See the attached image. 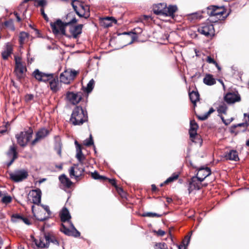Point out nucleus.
Instances as JSON below:
<instances>
[{
  "mask_svg": "<svg viewBox=\"0 0 249 249\" xmlns=\"http://www.w3.org/2000/svg\"><path fill=\"white\" fill-rule=\"evenodd\" d=\"M76 22L77 20L75 18H72L71 20L65 22H63L61 20L58 19L56 22L51 23V26L54 34H58L60 33L65 35V27L71 23H74Z\"/></svg>",
  "mask_w": 249,
  "mask_h": 249,
  "instance_id": "nucleus-3",
  "label": "nucleus"
},
{
  "mask_svg": "<svg viewBox=\"0 0 249 249\" xmlns=\"http://www.w3.org/2000/svg\"><path fill=\"white\" fill-rule=\"evenodd\" d=\"M157 234L158 235H159V236H163L164 234H165V231L161 230H159L157 231Z\"/></svg>",
  "mask_w": 249,
  "mask_h": 249,
  "instance_id": "nucleus-55",
  "label": "nucleus"
},
{
  "mask_svg": "<svg viewBox=\"0 0 249 249\" xmlns=\"http://www.w3.org/2000/svg\"><path fill=\"white\" fill-rule=\"evenodd\" d=\"M42 210L44 211V213H46V215L48 216V218H49L51 214V212L50 210L49 206L46 205H42Z\"/></svg>",
  "mask_w": 249,
  "mask_h": 249,
  "instance_id": "nucleus-45",
  "label": "nucleus"
},
{
  "mask_svg": "<svg viewBox=\"0 0 249 249\" xmlns=\"http://www.w3.org/2000/svg\"><path fill=\"white\" fill-rule=\"evenodd\" d=\"M83 144L87 146H90V145L93 144V141L92 139L91 134H90L89 135V139H87L84 141Z\"/></svg>",
  "mask_w": 249,
  "mask_h": 249,
  "instance_id": "nucleus-41",
  "label": "nucleus"
},
{
  "mask_svg": "<svg viewBox=\"0 0 249 249\" xmlns=\"http://www.w3.org/2000/svg\"><path fill=\"white\" fill-rule=\"evenodd\" d=\"M75 144L76 148V157L79 162V164L83 165L84 161L85 160V157L82 153L81 146L77 141L75 142Z\"/></svg>",
  "mask_w": 249,
  "mask_h": 249,
  "instance_id": "nucleus-22",
  "label": "nucleus"
},
{
  "mask_svg": "<svg viewBox=\"0 0 249 249\" xmlns=\"http://www.w3.org/2000/svg\"><path fill=\"white\" fill-rule=\"evenodd\" d=\"M78 73L79 72L75 70H66L60 75V82L66 84H70L74 80Z\"/></svg>",
  "mask_w": 249,
  "mask_h": 249,
  "instance_id": "nucleus-7",
  "label": "nucleus"
},
{
  "mask_svg": "<svg viewBox=\"0 0 249 249\" xmlns=\"http://www.w3.org/2000/svg\"><path fill=\"white\" fill-rule=\"evenodd\" d=\"M198 32L201 34L209 37L214 35V29L212 24L204 23L198 28Z\"/></svg>",
  "mask_w": 249,
  "mask_h": 249,
  "instance_id": "nucleus-11",
  "label": "nucleus"
},
{
  "mask_svg": "<svg viewBox=\"0 0 249 249\" xmlns=\"http://www.w3.org/2000/svg\"><path fill=\"white\" fill-rule=\"evenodd\" d=\"M144 216H147V217H159L160 216V215L159 214H158L157 213H146L143 214V215Z\"/></svg>",
  "mask_w": 249,
  "mask_h": 249,
  "instance_id": "nucleus-48",
  "label": "nucleus"
},
{
  "mask_svg": "<svg viewBox=\"0 0 249 249\" xmlns=\"http://www.w3.org/2000/svg\"><path fill=\"white\" fill-rule=\"evenodd\" d=\"M40 11H41V14L43 16V18H45V20L48 21L49 20V18H48L47 15L45 14V13L44 12V8H42L41 9Z\"/></svg>",
  "mask_w": 249,
  "mask_h": 249,
  "instance_id": "nucleus-53",
  "label": "nucleus"
},
{
  "mask_svg": "<svg viewBox=\"0 0 249 249\" xmlns=\"http://www.w3.org/2000/svg\"><path fill=\"white\" fill-rule=\"evenodd\" d=\"M48 237L45 235L44 237H40L39 239H35L34 242L36 246L38 248H45L49 247Z\"/></svg>",
  "mask_w": 249,
  "mask_h": 249,
  "instance_id": "nucleus-21",
  "label": "nucleus"
},
{
  "mask_svg": "<svg viewBox=\"0 0 249 249\" xmlns=\"http://www.w3.org/2000/svg\"><path fill=\"white\" fill-rule=\"evenodd\" d=\"M47 237H48V239L49 244L50 242H52V243H53L54 245H59L58 241H57V240L56 239V238L54 236L51 235L50 234H47Z\"/></svg>",
  "mask_w": 249,
  "mask_h": 249,
  "instance_id": "nucleus-39",
  "label": "nucleus"
},
{
  "mask_svg": "<svg viewBox=\"0 0 249 249\" xmlns=\"http://www.w3.org/2000/svg\"><path fill=\"white\" fill-rule=\"evenodd\" d=\"M49 133L48 130L42 128L39 130L36 134V138L32 141V145H35L38 142L46 137Z\"/></svg>",
  "mask_w": 249,
  "mask_h": 249,
  "instance_id": "nucleus-19",
  "label": "nucleus"
},
{
  "mask_svg": "<svg viewBox=\"0 0 249 249\" xmlns=\"http://www.w3.org/2000/svg\"><path fill=\"white\" fill-rule=\"evenodd\" d=\"M221 118L222 120V121L223 122V123L226 124V125H228L229 124H230L231 122L233 120V119L232 118H231L230 119H228V120H224V117L223 116H221Z\"/></svg>",
  "mask_w": 249,
  "mask_h": 249,
  "instance_id": "nucleus-51",
  "label": "nucleus"
},
{
  "mask_svg": "<svg viewBox=\"0 0 249 249\" xmlns=\"http://www.w3.org/2000/svg\"><path fill=\"white\" fill-rule=\"evenodd\" d=\"M88 121V115L83 108L79 106L75 107L71 114V122L74 125H81Z\"/></svg>",
  "mask_w": 249,
  "mask_h": 249,
  "instance_id": "nucleus-2",
  "label": "nucleus"
},
{
  "mask_svg": "<svg viewBox=\"0 0 249 249\" xmlns=\"http://www.w3.org/2000/svg\"><path fill=\"white\" fill-rule=\"evenodd\" d=\"M4 25L7 27L12 30H14V26L13 21L12 20L6 21L4 22Z\"/></svg>",
  "mask_w": 249,
  "mask_h": 249,
  "instance_id": "nucleus-42",
  "label": "nucleus"
},
{
  "mask_svg": "<svg viewBox=\"0 0 249 249\" xmlns=\"http://www.w3.org/2000/svg\"><path fill=\"white\" fill-rule=\"evenodd\" d=\"M28 176V172L24 170H17L10 174V178L16 182L21 181Z\"/></svg>",
  "mask_w": 249,
  "mask_h": 249,
  "instance_id": "nucleus-13",
  "label": "nucleus"
},
{
  "mask_svg": "<svg viewBox=\"0 0 249 249\" xmlns=\"http://www.w3.org/2000/svg\"><path fill=\"white\" fill-rule=\"evenodd\" d=\"M13 48L11 45L8 43L5 46L4 50L2 52L1 55L3 59H7L12 53Z\"/></svg>",
  "mask_w": 249,
  "mask_h": 249,
  "instance_id": "nucleus-28",
  "label": "nucleus"
},
{
  "mask_svg": "<svg viewBox=\"0 0 249 249\" xmlns=\"http://www.w3.org/2000/svg\"><path fill=\"white\" fill-rule=\"evenodd\" d=\"M185 242L186 240H183L182 241V245H180L178 246L179 249H186V248L185 247Z\"/></svg>",
  "mask_w": 249,
  "mask_h": 249,
  "instance_id": "nucleus-54",
  "label": "nucleus"
},
{
  "mask_svg": "<svg viewBox=\"0 0 249 249\" xmlns=\"http://www.w3.org/2000/svg\"><path fill=\"white\" fill-rule=\"evenodd\" d=\"M226 160L238 161L239 160L237 152L234 150H230L225 156Z\"/></svg>",
  "mask_w": 249,
  "mask_h": 249,
  "instance_id": "nucleus-26",
  "label": "nucleus"
},
{
  "mask_svg": "<svg viewBox=\"0 0 249 249\" xmlns=\"http://www.w3.org/2000/svg\"><path fill=\"white\" fill-rule=\"evenodd\" d=\"M29 53H28V54H27V61H28V63H31L33 61V59L32 58H31L30 59H30H29Z\"/></svg>",
  "mask_w": 249,
  "mask_h": 249,
  "instance_id": "nucleus-59",
  "label": "nucleus"
},
{
  "mask_svg": "<svg viewBox=\"0 0 249 249\" xmlns=\"http://www.w3.org/2000/svg\"><path fill=\"white\" fill-rule=\"evenodd\" d=\"M190 124L189 134L191 141L194 142H201L202 140L196 132L198 128V124L195 120L190 121Z\"/></svg>",
  "mask_w": 249,
  "mask_h": 249,
  "instance_id": "nucleus-9",
  "label": "nucleus"
},
{
  "mask_svg": "<svg viewBox=\"0 0 249 249\" xmlns=\"http://www.w3.org/2000/svg\"><path fill=\"white\" fill-rule=\"evenodd\" d=\"M41 191L39 189L32 190L28 195V200L31 203L38 205L41 202Z\"/></svg>",
  "mask_w": 249,
  "mask_h": 249,
  "instance_id": "nucleus-10",
  "label": "nucleus"
},
{
  "mask_svg": "<svg viewBox=\"0 0 249 249\" xmlns=\"http://www.w3.org/2000/svg\"><path fill=\"white\" fill-rule=\"evenodd\" d=\"M132 36L131 37H132V40L129 43L130 44L132 43V42H133V40L134 39V37H135V35L134 34L132 33Z\"/></svg>",
  "mask_w": 249,
  "mask_h": 249,
  "instance_id": "nucleus-63",
  "label": "nucleus"
},
{
  "mask_svg": "<svg viewBox=\"0 0 249 249\" xmlns=\"http://www.w3.org/2000/svg\"><path fill=\"white\" fill-rule=\"evenodd\" d=\"M12 201V197L10 196H4L1 199V202L4 204H8Z\"/></svg>",
  "mask_w": 249,
  "mask_h": 249,
  "instance_id": "nucleus-44",
  "label": "nucleus"
},
{
  "mask_svg": "<svg viewBox=\"0 0 249 249\" xmlns=\"http://www.w3.org/2000/svg\"><path fill=\"white\" fill-rule=\"evenodd\" d=\"M94 81L93 79L90 80L87 84V87L85 89V91L88 93L90 92L94 88Z\"/></svg>",
  "mask_w": 249,
  "mask_h": 249,
  "instance_id": "nucleus-37",
  "label": "nucleus"
},
{
  "mask_svg": "<svg viewBox=\"0 0 249 249\" xmlns=\"http://www.w3.org/2000/svg\"><path fill=\"white\" fill-rule=\"evenodd\" d=\"M46 4V2L44 0H40L37 2V5L42 7L44 6Z\"/></svg>",
  "mask_w": 249,
  "mask_h": 249,
  "instance_id": "nucleus-52",
  "label": "nucleus"
},
{
  "mask_svg": "<svg viewBox=\"0 0 249 249\" xmlns=\"http://www.w3.org/2000/svg\"><path fill=\"white\" fill-rule=\"evenodd\" d=\"M46 180V178H42V179H41L40 180H39L38 181V183H39V184H41V183H42L43 182L45 181Z\"/></svg>",
  "mask_w": 249,
  "mask_h": 249,
  "instance_id": "nucleus-60",
  "label": "nucleus"
},
{
  "mask_svg": "<svg viewBox=\"0 0 249 249\" xmlns=\"http://www.w3.org/2000/svg\"><path fill=\"white\" fill-rule=\"evenodd\" d=\"M28 37V34L25 32H21L19 37V41L20 44L24 43L25 40Z\"/></svg>",
  "mask_w": 249,
  "mask_h": 249,
  "instance_id": "nucleus-38",
  "label": "nucleus"
},
{
  "mask_svg": "<svg viewBox=\"0 0 249 249\" xmlns=\"http://www.w3.org/2000/svg\"><path fill=\"white\" fill-rule=\"evenodd\" d=\"M85 170L83 165L80 164H74L69 169V174L71 178L73 177L77 179L83 174Z\"/></svg>",
  "mask_w": 249,
  "mask_h": 249,
  "instance_id": "nucleus-12",
  "label": "nucleus"
},
{
  "mask_svg": "<svg viewBox=\"0 0 249 249\" xmlns=\"http://www.w3.org/2000/svg\"><path fill=\"white\" fill-rule=\"evenodd\" d=\"M34 96L31 94H26L25 96V101L26 103H30L34 99Z\"/></svg>",
  "mask_w": 249,
  "mask_h": 249,
  "instance_id": "nucleus-46",
  "label": "nucleus"
},
{
  "mask_svg": "<svg viewBox=\"0 0 249 249\" xmlns=\"http://www.w3.org/2000/svg\"><path fill=\"white\" fill-rule=\"evenodd\" d=\"M203 82L207 85L212 86L216 83V80L212 74H207L203 79Z\"/></svg>",
  "mask_w": 249,
  "mask_h": 249,
  "instance_id": "nucleus-31",
  "label": "nucleus"
},
{
  "mask_svg": "<svg viewBox=\"0 0 249 249\" xmlns=\"http://www.w3.org/2000/svg\"><path fill=\"white\" fill-rule=\"evenodd\" d=\"M189 96L191 102L194 105L199 100V95L198 92L193 91L189 93Z\"/></svg>",
  "mask_w": 249,
  "mask_h": 249,
  "instance_id": "nucleus-32",
  "label": "nucleus"
},
{
  "mask_svg": "<svg viewBox=\"0 0 249 249\" xmlns=\"http://www.w3.org/2000/svg\"><path fill=\"white\" fill-rule=\"evenodd\" d=\"M227 110V107L224 103H221L217 107V111L219 114H226Z\"/></svg>",
  "mask_w": 249,
  "mask_h": 249,
  "instance_id": "nucleus-35",
  "label": "nucleus"
},
{
  "mask_svg": "<svg viewBox=\"0 0 249 249\" xmlns=\"http://www.w3.org/2000/svg\"><path fill=\"white\" fill-rule=\"evenodd\" d=\"M246 145L247 146H249V139L246 141Z\"/></svg>",
  "mask_w": 249,
  "mask_h": 249,
  "instance_id": "nucleus-64",
  "label": "nucleus"
},
{
  "mask_svg": "<svg viewBox=\"0 0 249 249\" xmlns=\"http://www.w3.org/2000/svg\"><path fill=\"white\" fill-rule=\"evenodd\" d=\"M9 157H12V159L8 164V166L10 165L17 158V152L16 151V147L14 144H13L10 147L9 150L7 153Z\"/></svg>",
  "mask_w": 249,
  "mask_h": 249,
  "instance_id": "nucleus-25",
  "label": "nucleus"
},
{
  "mask_svg": "<svg viewBox=\"0 0 249 249\" xmlns=\"http://www.w3.org/2000/svg\"><path fill=\"white\" fill-rule=\"evenodd\" d=\"M206 61H207V62H208L210 64H213L214 65H217V62L213 58H212L210 56H208L207 57Z\"/></svg>",
  "mask_w": 249,
  "mask_h": 249,
  "instance_id": "nucleus-49",
  "label": "nucleus"
},
{
  "mask_svg": "<svg viewBox=\"0 0 249 249\" xmlns=\"http://www.w3.org/2000/svg\"><path fill=\"white\" fill-rule=\"evenodd\" d=\"M104 25L106 27H109L111 25L112 22L116 23L117 20L112 17H106L103 19Z\"/></svg>",
  "mask_w": 249,
  "mask_h": 249,
  "instance_id": "nucleus-34",
  "label": "nucleus"
},
{
  "mask_svg": "<svg viewBox=\"0 0 249 249\" xmlns=\"http://www.w3.org/2000/svg\"><path fill=\"white\" fill-rule=\"evenodd\" d=\"M61 220L63 222L61 231L68 235L79 236L80 232L75 228L72 223L70 221L71 215L68 210L64 207L60 213Z\"/></svg>",
  "mask_w": 249,
  "mask_h": 249,
  "instance_id": "nucleus-1",
  "label": "nucleus"
},
{
  "mask_svg": "<svg viewBox=\"0 0 249 249\" xmlns=\"http://www.w3.org/2000/svg\"><path fill=\"white\" fill-rule=\"evenodd\" d=\"M15 72L18 79H21L24 77L26 71V68L22 62L21 58L19 56H15Z\"/></svg>",
  "mask_w": 249,
  "mask_h": 249,
  "instance_id": "nucleus-8",
  "label": "nucleus"
},
{
  "mask_svg": "<svg viewBox=\"0 0 249 249\" xmlns=\"http://www.w3.org/2000/svg\"><path fill=\"white\" fill-rule=\"evenodd\" d=\"M166 6V4L163 3H159L157 5H155L153 7V12L156 15H164V13L166 11L165 10V7Z\"/></svg>",
  "mask_w": 249,
  "mask_h": 249,
  "instance_id": "nucleus-24",
  "label": "nucleus"
},
{
  "mask_svg": "<svg viewBox=\"0 0 249 249\" xmlns=\"http://www.w3.org/2000/svg\"><path fill=\"white\" fill-rule=\"evenodd\" d=\"M12 218L13 220L16 222L21 221L27 225L30 224V223L29 222V221L27 218L22 217L21 216L18 214L13 215Z\"/></svg>",
  "mask_w": 249,
  "mask_h": 249,
  "instance_id": "nucleus-33",
  "label": "nucleus"
},
{
  "mask_svg": "<svg viewBox=\"0 0 249 249\" xmlns=\"http://www.w3.org/2000/svg\"><path fill=\"white\" fill-rule=\"evenodd\" d=\"M83 26V24H79L77 26H70L69 31L71 35L69 36V37L76 38L81 34Z\"/></svg>",
  "mask_w": 249,
  "mask_h": 249,
  "instance_id": "nucleus-18",
  "label": "nucleus"
},
{
  "mask_svg": "<svg viewBox=\"0 0 249 249\" xmlns=\"http://www.w3.org/2000/svg\"><path fill=\"white\" fill-rule=\"evenodd\" d=\"M59 179L64 186L68 188H70L72 184V182L70 180V179L64 174L60 176Z\"/></svg>",
  "mask_w": 249,
  "mask_h": 249,
  "instance_id": "nucleus-30",
  "label": "nucleus"
},
{
  "mask_svg": "<svg viewBox=\"0 0 249 249\" xmlns=\"http://www.w3.org/2000/svg\"><path fill=\"white\" fill-rule=\"evenodd\" d=\"M211 173V170L208 167L200 168L197 172L196 177L198 178L200 181H203L204 179Z\"/></svg>",
  "mask_w": 249,
  "mask_h": 249,
  "instance_id": "nucleus-20",
  "label": "nucleus"
},
{
  "mask_svg": "<svg viewBox=\"0 0 249 249\" xmlns=\"http://www.w3.org/2000/svg\"><path fill=\"white\" fill-rule=\"evenodd\" d=\"M155 249H168L167 245L164 243H159L156 244Z\"/></svg>",
  "mask_w": 249,
  "mask_h": 249,
  "instance_id": "nucleus-43",
  "label": "nucleus"
},
{
  "mask_svg": "<svg viewBox=\"0 0 249 249\" xmlns=\"http://www.w3.org/2000/svg\"><path fill=\"white\" fill-rule=\"evenodd\" d=\"M184 240H186V242L185 243V247H186L188 245V244L190 242V236H189L188 237H186Z\"/></svg>",
  "mask_w": 249,
  "mask_h": 249,
  "instance_id": "nucleus-56",
  "label": "nucleus"
},
{
  "mask_svg": "<svg viewBox=\"0 0 249 249\" xmlns=\"http://www.w3.org/2000/svg\"><path fill=\"white\" fill-rule=\"evenodd\" d=\"M178 178V175H174L172 177H169L165 181V183H167L169 182H171L173 181H174L175 179H177Z\"/></svg>",
  "mask_w": 249,
  "mask_h": 249,
  "instance_id": "nucleus-50",
  "label": "nucleus"
},
{
  "mask_svg": "<svg viewBox=\"0 0 249 249\" xmlns=\"http://www.w3.org/2000/svg\"><path fill=\"white\" fill-rule=\"evenodd\" d=\"M178 8L176 5H169L168 7H165V13L164 15L166 16L172 17L174 16V13L177 11Z\"/></svg>",
  "mask_w": 249,
  "mask_h": 249,
  "instance_id": "nucleus-29",
  "label": "nucleus"
},
{
  "mask_svg": "<svg viewBox=\"0 0 249 249\" xmlns=\"http://www.w3.org/2000/svg\"><path fill=\"white\" fill-rule=\"evenodd\" d=\"M33 131L32 129L29 128L27 130L20 132L16 135L18 143L21 146H25L29 142L32 137Z\"/></svg>",
  "mask_w": 249,
  "mask_h": 249,
  "instance_id": "nucleus-6",
  "label": "nucleus"
},
{
  "mask_svg": "<svg viewBox=\"0 0 249 249\" xmlns=\"http://www.w3.org/2000/svg\"><path fill=\"white\" fill-rule=\"evenodd\" d=\"M82 98L81 92H73L68 91L66 93L67 100L71 104L76 105L79 103Z\"/></svg>",
  "mask_w": 249,
  "mask_h": 249,
  "instance_id": "nucleus-14",
  "label": "nucleus"
},
{
  "mask_svg": "<svg viewBox=\"0 0 249 249\" xmlns=\"http://www.w3.org/2000/svg\"><path fill=\"white\" fill-rule=\"evenodd\" d=\"M33 76L38 81L46 82L52 78V74L43 72L36 69L33 73Z\"/></svg>",
  "mask_w": 249,
  "mask_h": 249,
  "instance_id": "nucleus-15",
  "label": "nucleus"
},
{
  "mask_svg": "<svg viewBox=\"0 0 249 249\" xmlns=\"http://www.w3.org/2000/svg\"><path fill=\"white\" fill-rule=\"evenodd\" d=\"M14 15H15V16H16V17L17 18V19L18 21V22L20 21H21V18L19 17V16L18 15V14L17 12H14Z\"/></svg>",
  "mask_w": 249,
  "mask_h": 249,
  "instance_id": "nucleus-57",
  "label": "nucleus"
},
{
  "mask_svg": "<svg viewBox=\"0 0 249 249\" xmlns=\"http://www.w3.org/2000/svg\"><path fill=\"white\" fill-rule=\"evenodd\" d=\"M200 179L196 177H194L191 178L189 183L188 188L189 193H191V192L195 190H199L201 188V182Z\"/></svg>",
  "mask_w": 249,
  "mask_h": 249,
  "instance_id": "nucleus-17",
  "label": "nucleus"
},
{
  "mask_svg": "<svg viewBox=\"0 0 249 249\" xmlns=\"http://www.w3.org/2000/svg\"><path fill=\"white\" fill-rule=\"evenodd\" d=\"M208 14L210 16V21L212 22L220 20L224 13L223 7L211 6L208 7Z\"/></svg>",
  "mask_w": 249,
  "mask_h": 249,
  "instance_id": "nucleus-5",
  "label": "nucleus"
},
{
  "mask_svg": "<svg viewBox=\"0 0 249 249\" xmlns=\"http://www.w3.org/2000/svg\"><path fill=\"white\" fill-rule=\"evenodd\" d=\"M152 189L153 191L156 190V186H155V185H154V184L152 185Z\"/></svg>",
  "mask_w": 249,
  "mask_h": 249,
  "instance_id": "nucleus-61",
  "label": "nucleus"
},
{
  "mask_svg": "<svg viewBox=\"0 0 249 249\" xmlns=\"http://www.w3.org/2000/svg\"><path fill=\"white\" fill-rule=\"evenodd\" d=\"M201 18L202 16L198 13H193L189 16V19L190 20L200 19Z\"/></svg>",
  "mask_w": 249,
  "mask_h": 249,
  "instance_id": "nucleus-40",
  "label": "nucleus"
},
{
  "mask_svg": "<svg viewBox=\"0 0 249 249\" xmlns=\"http://www.w3.org/2000/svg\"><path fill=\"white\" fill-rule=\"evenodd\" d=\"M58 148L57 149V154L59 155V156H61V146L60 145V144H58Z\"/></svg>",
  "mask_w": 249,
  "mask_h": 249,
  "instance_id": "nucleus-58",
  "label": "nucleus"
},
{
  "mask_svg": "<svg viewBox=\"0 0 249 249\" xmlns=\"http://www.w3.org/2000/svg\"><path fill=\"white\" fill-rule=\"evenodd\" d=\"M225 100L229 104L234 103L240 100L239 95L235 93H229L225 96Z\"/></svg>",
  "mask_w": 249,
  "mask_h": 249,
  "instance_id": "nucleus-23",
  "label": "nucleus"
},
{
  "mask_svg": "<svg viewBox=\"0 0 249 249\" xmlns=\"http://www.w3.org/2000/svg\"><path fill=\"white\" fill-rule=\"evenodd\" d=\"M91 177L95 179H101L104 178V177L100 176L97 172L92 173Z\"/></svg>",
  "mask_w": 249,
  "mask_h": 249,
  "instance_id": "nucleus-47",
  "label": "nucleus"
},
{
  "mask_svg": "<svg viewBox=\"0 0 249 249\" xmlns=\"http://www.w3.org/2000/svg\"><path fill=\"white\" fill-rule=\"evenodd\" d=\"M214 110L213 109V108L212 107L205 114L202 115H197V117L198 118V119H199L200 120H202V121L205 120L208 118V117L210 116V115L211 113H212L213 112H214Z\"/></svg>",
  "mask_w": 249,
  "mask_h": 249,
  "instance_id": "nucleus-36",
  "label": "nucleus"
},
{
  "mask_svg": "<svg viewBox=\"0 0 249 249\" xmlns=\"http://www.w3.org/2000/svg\"><path fill=\"white\" fill-rule=\"evenodd\" d=\"M32 211L33 213L34 216L36 219L39 221H44L48 218V216L46 215L44 211L40 209L38 206L37 207L34 205L32 206Z\"/></svg>",
  "mask_w": 249,
  "mask_h": 249,
  "instance_id": "nucleus-16",
  "label": "nucleus"
},
{
  "mask_svg": "<svg viewBox=\"0 0 249 249\" xmlns=\"http://www.w3.org/2000/svg\"><path fill=\"white\" fill-rule=\"evenodd\" d=\"M71 5L79 17H83L85 18L89 17V7L88 5L80 3L75 0H72Z\"/></svg>",
  "mask_w": 249,
  "mask_h": 249,
  "instance_id": "nucleus-4",
  "label": "nucleus"
},
{
  "mask_svg": "<svg viewBox=\"0 0 249 249\" xmlns=\"http://www.w3.org/2000/svg\"><path fill=\"white\" fill-rule=\"evenodd\" d=\"M50 83V89L54 92H56L59 89V82L57 79L53 78V75L52 74V78L48 80Z\"/></svg>",
  "mask_w": 249,
  "mask_h": 249,
  "instance_id": "nucleus-27",
  "label": "nucleus"
},
{
  "mask_svg": "<svg viewBox=\"0 0 249 249\" xmlns=\"http://www.w3.org/2000/svg\"><path fill=\"white\" fill-rule=\"evenodd\" d=\"M110 182L113 185H114L115 184V181L114 179L110 180Z\"/></svg>",
  "mask_w": 249,
  "mask_h": 249,
  "instance_id": "nucleus-62",
  "label": "nucleus"
}]
</instances>
